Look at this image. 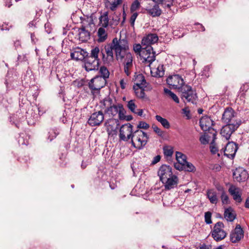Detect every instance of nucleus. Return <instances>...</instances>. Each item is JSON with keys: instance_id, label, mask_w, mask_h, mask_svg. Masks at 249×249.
<instances>
[{"instance_id": "obj_9", "label": "nucleus", "mask_w": 249, "mask_h": 249, "mask_svg": "<svg viewBox=\"0 0 249 249\" xmlns=\"http://www.w3.org/2000/svg\"><path fill=\"white\" fill-rule=\"evenodd\" d=\"M139 56L142 62L151 64L155 60L156 53L151 46H147L142 49Z\"/></svg>"}, {"instance_id": "obj_6", "label": "nucleus", "mask_w": 249, "mask_h": 249, "mask_svg": "<svg viewBox=\"0 0 249 249\" xmlns=\"http://www.w3.org/2000/svg\"><path fill=\"white\" fill-rule=\"evenodd\" d=\"M180 97L184 102L187 101L193 104L196 103L197 96L195 90L192 87L185 85L179 88Z\"/></svg>"}, {"instance_id": "obj_26", "label": "nucleus", "mask_w": 249, "mask_h": 249, "mask_svg": "<svg viewBox=\"0 0 249 249\" xmlns=\"http://www.w3.org/2000/svg\"><path fill=\"white\" fill-rule=\"evenodd\" d=\"M147 13L152 17H159L162 13L158 4H155L152 8L146 9Z\"/></svg>"}, {"instance_id": "obj_1", "label": "nucleus", "mask_w": 249, "mask_h": 249, "mask_svg": "<svg viewBox=\"0 0 249 249\" xmlns=\"http://www.w3.org/2000/svg\"><path fill=\"white\" fill-rule=\"evenodd\" d=\"M116 49V59L122 62L125 73L129 76L133 67V56L129 52L128 42L126 39H120L119 47Z\"/></svg>"}, {"instance_id": "obj_47", "label": "nucleus", "mask_w": 249, "mask_h": 249, "mask_svg": "<svg viewBox=\"0 0 249 249\" xmlns=\"http://www.w3.org/2000/svg\"><path fill=\"white\" fill-rule=\"evenodd\" d=\"M58 134L59 133L58 132H56L54 130H51L49 132L48 139L50 141H52L54 138H56Z\"/></svg>"}, {"instance_id": "obj_45", "label": "nucleus", "mask_w": 249, "mask_h": 249, "mask_svg": "<svg viewBox=\"0 0 249 249\" xmlns=\"http://www.w3.org/2000/svg\"><path fill=\"white\" fill-rule=\"evenodd\" d=\"M210 136H208V135H204L201 136L199 138V141L201 143L204 145L207 144L209 142L208 138H210Z\"/></svg>"}, {"instance_id": "obj_58", "label": "nucleus", "mask_w": 249, "mask_h": 249, "mask_svg": "<svg viewBox=\"0 0 249 249\" xmlns=\"http://www.w3.org/2000/svg\"><path fill=\"white\" fill-rule=\"evenodd\" d=\"M182 113L184 114L187 117V119L190 118V111L188 107H185L182 109Z\"/></svg>"}, {"instance_id": "obj_25", "label": "nucleus", "mask_w": 249, "mask_h": 249, "mask_svg": "<svg viewBox=\"0 0 249 249\" xmlns=\"http://www.w3.org/2000/svg\"><path fill=\"white\" fill-rule=\"evenodd\" d=\"M225 218L228 221L232 222L236 218V213L233 209L230 207L225 209L224 213Z\"/></svg>"}, {"instance_id": "obj_33", "label": "nucleus", "mask_w": 249, "mask_h": 249, "mask_svg": "<svg viewBox=\"0 0 249 249\" xmlns=\"http://www.w3.org/2000/svg\"><path fill=\"white\" fill-rule=\"evenodd\" d=\"M99 73V75H97V76L101 77L107 81V79L109 78L110 74L109 71L105 66H101L100 68Z\"/></svg>"}, {"instance_id": "obj_37", "label": "nucleus", "mask_w": 249, "mask_h": 249, "mask_svg": "<svg viewBox=\"0 0 249 249\" xmlns=\"http://www.w3.org/2000/svg\"><path fill=\"white\" fill-rule=\"evenodd\" d=\"M164 69L163 65H159L156 69L155 76L161 77L164 75Z\"/></svg>"}, {"instance_id": "obj_20", "label": "nucleus", "mask_w": 249, "mask_h": 249, "mask_svg": "<svg viewBox=\"0 0 249 249\" xmlns=\"http://www.w3.org/2000/svg\"><path fill=\"white\" fill-rule=\"evenodd\" d=\"M85 21L87 22L88 21L84 19L82 22V25L81 27L79 29V40L82 42H86L90 39V33L87 30H86V27L84 25Z\"/></svg>"}, {"instance_id": "obj_60", "label": "nucleus", "mask_w": 249, "mask_h": 249, "mask_svg": "<svg viewBox=\"0 0 249 249\" xmlns=\"http://www.w3.org/2000/svg\"><path fill=\"white\" fill-rule=\"evenodd\" d=\"M160 159H161V157L160 155H157V156H155L153 160H152L151 163L152 164H156L157 163H158V162H159L160 161Z\"/></svg>"}, {"instance_id": "obj_29", "label": "nucleus", "mask_w": 249, "mask_h": 249, "mask_svg": "<svg viewBox=\"0 0 249 249\" xmlns=\"http://www.w3.org/2000/svg\"><path fill=\"white\" fill-rule=\"evenodd\" d=\"M127 107L128 109L133 113L136 114L139 116H142L143 110L142 109H136L137 106L135 105L134 100H131L128 102Z\"/></svg>"}, {"instance_id": "obj_46", "label": "nucleus", "mask_w": 249, "mask_h": 249, "mask_svg": "<svg viewBox=\"0 0 249 249\" xmlns=\"http://www.w3.org/2000/svg\"><path fill=\"white\" fill-rule=\"evenodd\" d=\"M30 159L28 156H24L23 158H19V161L22 163H25L26 164V169L29 167V163H30Z\"/></svg>"}, {"instance_id": "obj_18", "label": "nucleus", "mask_w": 249, "mask_h": 249, "mask_svg": "<svg viewBox=\"0 0 249 249\" xmlns=\"http://www.w3.org/2000/svg\"><path fill=\"white\" fill-rule=\"evenodd\" d=\"M232 175L233 179L239 182L246 181L249 178L248 172L242 168H236Z\"/></svg>"}, {"instance_id": "obj_55", "label": "nucleus", "mask_w": 249, "mask_h": 249, "mask_svg": "<svg viewBox=\"0 0 249 249\" xmlns=\"http://www.w3.org/2000/svg\"><path fill=\"white\" fill-rule=\"evenodd\" d=\"M195 25H196L197 27L196 29L198 31L204 32L205 31V28L204 26L201 23L198 22H196L195 23Z\"/></svg>"}, {"instance_id": "obj_49", "label": "nucleus", "mask_w": 249, "mask_h": 249, "mask_svg": "<svg viewBox=\"0 0 249 249\" xmlns=\"http://www.w3.org/2000/svg\"><path fill=\"white\" fill-rule=\"evenodd\" d=\"M149 127L150 126L147 123L143 121L140 122L137 126L138 128H142L144 129H148L149 128Z\"/></svg>"}, {"instance_id": "obj_34", "label": "nucleus", "mask_w": 249, "mask_h": 249, "mask_svg": "<svg viewBox=\"0 0 249 249\" xmlns=\"http://www.w3.org/2000/svg\"><path fill=\"white\" fill-rule=\"evenodd\" d=\"M155 118L157 121L160 122L165 128L168 129L170 128V123L166 119L163 118L158 115H156Z\"/></svg>"}, {"instance_id": "obj_11", "label": "nucleus", "mask_w": 249, "mask_h": 249, "mask_svg": "<svg viewBox=\"0 0 249 249\" xmlns=\"http://www.w3.org/2000/svg\"><path fill=\"white\" fill-rule=\"evenodd\" d=\"M237 121H241L236 117V113L231 107L225 108L222 117V121L226 124H235Z\"/></svg>"}, {"instance_id": "obj_59", "label": "nucleus", "mask_w": 249, "mask_h": 249, "mask_svg": "<svg viewBox=\"0 0 249 249\" xmlns=\"http://www.w3.org/2000/svg\"><path fill=\"white\" fill-rule=\"evenodd\" d=\"M125 112H126V111L124 110V112L123 113V116H124L123 118H122V119H120V120H125L127 121H130L131 120H132L133 117H132V116L131 115H129L125 116L124 115Z\"/></svg>"}, {"instance_id": "obj_64", "label": "nucleus", "mask_w": 249, "mask_h": 249, "mask_svg": "<svg viewBox=\"0 0 249 249\" xmlns=\"http://www.w3.org/2000/svg\"><path fill=\"white\" fill-rule=\"evenodd\" d=\"M120 84L121 88L122 89H124L125 88L126 83L124 82V79H121V81L120 82Z\"/></svg>"}, {"instance_id": "obj_24", "label": "nucleus", "mask_w": 249, "mask_h": 249, "mask_svg": "<svg viewBox=\"0 0 249 249\" xmlns=\"http://www.w3.org/2000/svg\"><path fill=\"white\" fill-rule=\"evenodd\" d=\"M88 52L83 49H79L71 53L72 59L75 60L84 61L85 56H87Z\"/></svg>"}, {"instance_id": "obj_2", "label": "nucleus", "mask_w": 249, "mask_h": 249, "mask_svg": "<svg viewBox=\"0 0 249 249\" xmlns=\"http://www.w3.org/2000/svg\"><path fill=\"white\" fill-rule=\"evenodd\" d=\"M100 103L101 107L104 109L105 114H108L109 116L112 117L118 114L119 119L123 118L124 109L122 104H114L112 99L109 97H106L103 101H101Z\"/></svg>"}, {"instance_id": "obj_52", "label": "nucleus", "mask_w": 249, "mask_h": 249, "mask_svg": "<svg viewBox=\"0 0 249 249\" xmlns=\"http://www.w3.org/2000/svg\"><path fill=\"white\" fill-rule=\"evenodd\" d=\"M221 198L222 202L223 204H228L229 203V197L228 195L226 194L225 192H223L221 196Z\"/></svg>"}, {"instance_id": "obj_22", "label": "nucleus", "mask_w": 249, "mask_h": 249, "mask_svg": "<svg viewBox=\"0 0 249 249\" xmlns=\"http://www.w3.org/2000/svg\"><path fill=\"white\" fill-rule=\"evenodd\" d=\"M162 182L164 184L165 189L170 190L177 186L178 178L176 175H173Z\"/></svg>"}, {"instance_id": "obj_28", "label": "nucleus", "mask_w": 249, "mask_h": 249, "mask_svg": "<svg viewBox=\"0 0 249 249\" xmlns=\"http://www.w3.org/2000/svg\"><path fill=\"white\" fill-rule=\"evenodd\" d=\"M122 0H114L113 1L111 0H106L105 5L106 7H109L112 11H114L116 10L118 6L122 4Z\"/></svg>"}, {"instance_id": "obj_8", "label": "nucleus", "mask_w": 249, "mask_h": 249, "mask_svg": "<svg viewBox=\"0 0 249 249\" xmlns=\"http://www.w3.org/2000/svg\"><path fill=\"white\" fill-rule=\"evenodd\" d=\"M224 228V225L222 222L219 221L214 224L211 234L215 241H220L226 237L227 233Z\"/></svg>"}, {"instance_id": "obj_23", "label": "nucleus", "mask_w": 249, "mask_h": 249, "mask_svg": "<svg viewBox=\"0 0 249 249\" xmlns=\"http://www.w3.org/2000/svg\"><path fill=\"white\" fill-rule=\"evenodd\" d=\"M229 193L232 196L233 199L238 203H241L242 201L241 198V192L240 188L233 185H231L229 189Z\"/></svg>"}, {"instance_id": "obj_14", "label": "nucleus", "mask_w": 249, "mask_h": 249, "mask_svg": "<svg viewBox=\"0 0 249 249\" xmlns=\"http://www.w3.org/2000/svg\"><path fill=\"white\" fill-rule=\"evenodd\" d=\"M167 83L172 86L175 89H177L179 90V88L185 85V83L182 77L178 74H175L169 76L167 78Z\"/></svg>"}, {"instance_id": "obj_44", "label": "nucleus", "mask_w": 249, "mask_h": 249, "mask_svg": "<svg viewBox=\"0 0 249 249\" xmlns=\"http://www.w3.org/2000/svg\"><path fill=\"white\" fill-rule=\"evenodd\" d=\"M205 221L207 224H210L212 223L211 220L212 213L210 212H207L205 213Z\"/></svg>"}, {"instance_id": "obj_56", "label": "nucleus", "mask_w": 249, "mask_h": 249, "mask_svg": "<svg viewBox=\"0 0 249 249\" xmlns=\"http://www.w3.org/2000/svg\"><path fill=\"white\" fill-rule=\"evenodd\" d=\"M11 27L10 25H9L8 23H4L2 25H0V30L1 31H7L9 30Z\"/></svg>"}, {"instance_id": "obj_39", "label": "nucleus", "mask_w": 249, "mask_h": 249, "mask_svg": "<svg viewBox=\"0 0 249 249\" xmlns=\"http://www.w3.org/2000/svg\"><path fill=\"white\" fill-rule=\"evenodd\" d=\"M164 156L166 157H171L173 154V150L172 147L165 146L163 148Z\"/></svg>"}, {"instance_id": "obj_3", "label": "nucleus", "mask_w": 249, "mask_h": 249, "mask_svg": "<svg viewBox=\"0 0 249 249\" xmlns=\"http://www.w3.org/2000/svg\"><path fill=\"white\" fill-rule=\"evenodd\" d=\"M100 53V49L98 47H95L91 49L90 53H88L87 56L83 62L85 64V70L87 71L97 70L99 66V59L98 54Z\"/></svg>"}, {"instance_id": "obj_51", "label": "nucleus", "mask_w": 249, "mask_h": 249, "mask_svg": "<svg viewBox=\"0 0 249 249\" xmlns=\"http://www.w3.org/2000/svg\"><path fill=\"white\" fill-rule=\"evenodd\" d=\"M121 14H119L118 15H116L115 16L112 18V23H111V25H117L119 23L120 20Z\"/></svg>"}, {"instance_id": "obj_7", "label": "nucleus", "mask_w": 249, "mask_h": 249, "mask_svg": "<svg viewBox=\"0 0 249 249\" xmlns=\"http://www.w3.org/2000/svg\"><path fill=\"white\" fill-rule=\"evenodd\" d=\"M107 80L101 77L95 76L89 82V87L92 94L98 93L100 89L104 87L107 84Z\"/></svg>"}, {"instance_id": "obj_50", "label": "nucleus", "mask_w": 249, "mask_h": 249, "mask_svg": "<svg viewBox=\"0 0 249 249\" xmlns=\"http://www.w3.org/2000/svg\"><path fill=\"white\" fill-rule=\"evenodd\" d=\"M18 142L20 145H27L28 144V141L24 139L23 134L19 135L18 138Z\"/></svg>"}, {"instance_id": "obj_57", "label": "nucleus", "mask_w": 249, "mask_h": 249, "mask_svg": "<svg viewBox=\"0 0 249 249\" xmlns=\"http://www.w3.org/2000/svg\"><path fill=\"white\" fill-rule=\"evenodd\" d=\"M45 29L46 32L48 34H50L51 33L52 29L51 26V24L50 23H46L44 25Z\"/></svg>"}, {"instance_id": "obj_48", "label": "nucleus", "mask_w": 249, "mask_h": 249, "mask_svg": "<svg viewBox=\"0 0 249 249\" xmlns=\"http://www.w3.org/2000/svg\"><path fill=\"white\" fill-rule=\"evenodd\" d=\"M142 48L140 44H135L133 46V50L137 54H140Z\"/></svg>"}, {"instance_id": "obj_54", "label": "nucleus", "mask_w": 249, "mask_h": 249, "mask_svg": "<svg viewBox=\"0 0 249 249\" xmlns=\"http://www.w3.org/2000/svg\"><path fill=\"white\" fill-rule=\"evenodd\" d=\"M174 167L176 169L179 171L184 170V164L181 162H178L177 163H175L174 164Z\"/></svg>"}, {"instance_id": "obj_41", "label": "nucleus", "mask_w": 249, "mask_h": 249, "mask_svg": "<svg viewBox=\"0 0 249 249\" xmlns=\"http://www.w3.org/2000/svg\"><path fill=\"white\" fill-rule=\"evenodd\" d=\"M154 131L160 137H163L164 134V132L161 130L157 125L153 124L152 126Z\"/></svg>"}, {"instance_id": "obj_19", "label": "nucleus", "mask_w": 249, "mask_h": 249, "mask_svg": "<svg viewBox=\"0 0 249 249\" xmlns=\"http://www.w3.org/2000/svg\"><path fill=\"white\" fill-rule=\"evenodd\" d=\"M244 236V231L241 226L237 224L230 234V240L232 243L239 242Z\"/></svg>"}, {"instance_id": "obj_35", "label": "nucleus", "mask_w": 249, "mask_h": 249, "mask_svg": "<svg viewBox=\"0 0 249 249\" xmlns=\"http://www.w3.org/2000/svg\"><path fill=\"white\" fill-rule=\"evenodd\" d=\"M164 92L165 94L168 95L169 97H170L175 102L178 104L179 103V100L178 97L175 94L174 92H173L171 90L165 88L164 89Z\"/></svg>"}, {"instance_id": "obj_32", "label": "nucleus", "mask_w": 249, "mask_h": 249, "mask_svg": "<svg viewBox=\"0 0 249 249\" xmlns=\"http://www.w3.org/2000/svg\"><path fill=\"white\" fill-rule=\"evenodd\" d=\"M133 88L135 95L138 98H144L145 95L144 90L142 88L140 87V84H136V85L133 86Z\"/></svg>"}, {"instance_id": "obj_43", "label": "nucleus", "mask_w": 249, "mask_h": 249, "mask_svg": "<svg viewBox=\"0 0 249 249\" xmlns=\"http://www.w3.org/2000/svg\"><path fill=\"white\" fill-rule=\"evenodd\" d=\"M249 89V83H246L243 84L240 89V92H243L242 93V96L245 95V93Z\"/></svg>"}, {"instance_id": "obj_31", "label": "nucleus", "mask_w": 249, "mask_h": 249, "mask_svg": "<svg viewBox=\"0 0 249 249\" xmlns=\"http://www.w3.org/2000/svg\"><path fill=\"white\" fill-rule=\"evenodd\" d=\"M207 197L211 203L216 204L218 201L216 193L213 190H208L207 192Z\"/></svg>"}, {"instance_id": "obj_63", "label": "nucleus", "mask_w": 249, "mask_h": 249, "mask_svg": "<svg viewBox=\"0 0 249 249\" xmlns=\"http://www.w3.org/2000/svg\"><path fill=\"white\" fill-rule=\"evenodd\" d=\"M216 188L218 191L221 192L222 193H223V192H225L223 187L219 184L216 185Z\"/></svg>"}, {"instance_id": "obj_13", "label": "nucleus", "mask_w": 249, "mask_h": 249, "mask_svg": "<svg viewBox=\"0 0 249 249\" xmlns=\"http://www.w3.org/2000/svg\"><path fill=\"white\" fill-rule=\"evenodd\" d=\"M133 125L129 123L122 125L120 129L119 138L121 141L127 142L133 135Z\"/></svg>"}, {"instance_id": "obj_42", "label": "nucleus", "mask_w": 249, "mask_h": 249, "mask_svg": "<svg viewBox=\"0 0 249 249\" xmlns=\"http://www.w3.org/2000/svg\"><path fill=\"white\" fill-rule=\"evenodd\" d=\"M137 79H139L140 83H138L137 84H140V87L142 88H145L146 87V82L144 78V77L142 75H139Z\"/></svg>"}, {"instance_id": "obj_27", "label": "nucleus", "mask_w": 249, "mask_h": 249, "mask_svg": "<svg viewBox=\"0 0 249 249\" xmlns=\"http://www.w3.org/2000/svg\"><path fill=\"white\" fill-rule=\"evenodd\" d=\"M99 25L101 26V27L107 28L109 24V18L108 12H105L99 18Z\"/></svg>"}, {"instance_id": "obj_17", "label": "nucleus", "mask_w": 249, "mask_h": 249, "mask_svg": "<svg viewBox=\"0 0 249 249\" xmlns=\"http://www.w3.org/2000/svg\"><path fill=\"white\" fill-rule=\"evenodd\" d=\"M158 174L161 182L173 175L171 167L166 165H161L159 169Z\"/></svg>"}, {"instance_id": "obj_12", "label": "nucleus", "mask_w": 249, "mask_h": 249, "mask_svg": "<svg viewBox=\"0 0 249 249\" xmlns=\"http://www.w3.org/2000/svg\"><path fill=\"white\" fill-rule=\"evenodd\" d=\"M241 124V121H237L235 124H229L224 126L221 130V134L225 138L226 140H229L231 134L239 127Z\"/></svg>"}, {"instance_id": "obj_38", "label": "nucleus", "mask_w": 249, "mask_h": 249, "mask_svg": "<svg viewBox=\"0 0 249 249\" xmlns=\"http://www.w3.org/2000/svg\"><path fill=\"white\" fill-rule=\"evenodd\" d=\"M141 6L140 2L138 0L134 1L130 6V11L131 13H134Z\"/></svg>"}, {"instance_id": "obj_21", "label": "nucleus", "mask_w": 249, "mask_h": 249, "mask_svg": "<svg viewBox=\"0 0 249 249\" xmlns=\"http://www.w3.org/2000/svg\"><path fill=\"white\" fill-rule=\"evenodd\" d=\"M159 37L156 34H149L143 37L142 40V45L147 46H151V45L154 44L158 41Z\"/></svg>"}, {"instance_id": "obj_61", "label": "nucleus", "mask_w": 249, "mask_h": 249, "mask_svg": "<svg viewBox=\"0 0 249 249\" xmlns=\"http://www.w3.org/2000/svg\"><path fill=\"white\" fill-rule=\"evenodd\" d=\"M14 46H15V49L16 50L20 49L21 48V42L19 40H16L14 42Z\"/></svg>"}, {"instance_id": "obj_15", "label": "nucleus", "mask_w": 249, "mask_h": 249, "mask_svg": "<svg viewBox=\"0 0 249 249\" xmlns=\"http://www.w3.org/2000/svg\"><path fill=\"white\" fill-rule=\"evenodd\" d=\"M104 120V115L101 110L93 113L89 119L88 123L91 126L100 125Z\"/></svg>"}, {"instance_id": "obj_30", "label": "nucleus", "mask_w": 249, "mask_h": 249, "mask_svg": "<svg viewBox=\"0 0 249 249\" xmlns=\"http://www.w3.org/2000/svg\"><path fill=\"white\" fill-rule=\"evenodd\" d=\"M97 36L98 37V42H104L107 37V33L105 28L100 27L97 32Z\"/></svg>"}, {"instance_id": "obj_40", "label": "nucleus", "mask_w": 249, "mask_h": 249, "mask_svg": "<svg viewBox=\"0 0 249 249\" xmlns=\"http://www.w3.org/2000/svg\"><path fill=\"white\" fill-rule=\"evenodd\" d=\"M184 170L188 172H194L196 170V168L192 163L187 161L184 164Z\"/></svg>"}, {"instance_id": "obj_10", "label": "nucleus", "mask_w": 249, "mask_h": 249, "mask_svg": "<svg viewBox=\"0 0 249 249\" xmlns=\"http://www.w3.org/2000/svg\"><path fill=\"white\" fill-rule=\"evenodd\" d=\"M213 121L209 117H204L199 120L200 126L204 131H208L210 133L213 135V142L216 139L217 132L212 128V125L213 124Z\"/></svg>"}, {"instance_id": "obj_62", "label": "nucleus", "mask_w": 249, "mask_h": 249, "mask_svg": "<svg viewBox=\"0 0 249 249\" xmlns=\"http://www.w3.org/2000/svg\"><path fill=\"white\" fill-rule=\"evenodd\" d=\"M211 152L212 154H215L218 151V149L214 146H211Z\"/></svg>"}, {"instance_id": "obj_53", "label": "nucleus", "mask_w": 249, "mask_h": 249, "mask_svg": "<svg viewBox=\"0 0 249 249\" xmlns=\"http://www.w3.org/2000/svg\"><path fill=\"white\" fill-rule=\"evenodd\" d=\"M138 16V14L137 12H134L133 14L131 15L130 18V24L132 26H134L135 21L137 18V17Z\"/></svg>"}, {"instance_id": "obj_16", "label": "nucleus", "mask_w": 249, "mask_h": 249, "mask_svg": "<svg viewBox=\"0 0 249 249\" xmlns=\"http://www.w3.org/2000/svg\"><path fill=\"white\" fill-rule=\"evenodd\" d=\"M238 149V144L233 142H229L224 147V155L233 159Z\"/></svg>"}, {"instance_id": "obj_36", "label": "nucleus", "mask_w": 249, "mask_h": 249, "mask_svg": "<svg viewBox=\"0 0 249 249\" xmlns=\"http://www.w3.org/2000/svg\"><path fill=\"white\" fill-rule=\"evenodd\" d=\"M176 159L178 162L185 164L187 161L186 155L180 152H176Z\"/></svg>"}, {"instance_id": "obj_5", "label": "nucleus", "mask_w": 249, "mask_h": 249, "mask_svg": "<svg viewBox=\"0 0 249 249\" xmlns=\"http://www.w3.org/2000/svg\"><path fill=\"white\" fill-rule=\"evenodd\" d=\"M148 140L149 136L146 133L140 129H137L133 132L131 142L133 146L140 150L145 146Z\"/></svg>"}, {"instance_id": "obj_4", "label": "nucleus", "mask_w": 249, "mask_h": 249, "mask_svg": "<svg viewBox=\"0 0 249 249\" xmlns=\"http://www.w3.org/2000/svg\"><path fill=\"white\" fill-rule=\"evenodd\" d=\"M119 43L120 39L118 40L116 37L114 38L110 44L105 46V51L103 50H101L102 60L104 64H110L113 62L114 55L113 50L115 51V56H116V49L115 48L116 47H119Z\"/></svg>"}]
</instances>
